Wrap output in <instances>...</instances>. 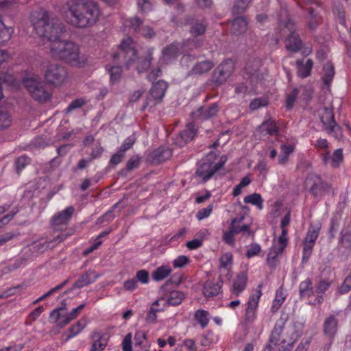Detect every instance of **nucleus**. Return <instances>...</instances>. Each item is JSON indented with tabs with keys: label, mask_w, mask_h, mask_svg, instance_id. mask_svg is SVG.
I'll return each mask as SVG.
<instances>
[{
	"label": "nucleus",
	"mask_w": 351,
	"mask_h": 351,
	"mask_svg": "<svg viewBox=\"0 0 351 351\" xmlns=\"http://www.w3.org/2000/svg\"><path fill=\"white\" fill-rule=\"evenodd\" d=\"M314 243L307 242L304 240L302 254V263H306L308 261L314 247Z\"/></svg>",
	"instance_id": "nucleus-44"
},
{
	"label": "nucleus",
	"mask_w": 351,
	"mask_h": 351,
	"mask_svg": "<svg viewBox=\"0 0 351 351\" xmlns=\"http://www.w3.org/2000/svg\"><path fill=\"white\" fill-rule=\"evenodd\" d=\"M68 77L66 68L58 63L49 64L45 71L46 82L56 86L62 85Z\"/></svg>",
	"instance_id": "nucleus-7"
},
{
	"label": "nucleus",
	"mask_w": 351,
	"mask_h": 351,
	"mask_svg": "<svg viewBox=\"0 0 351 351\" xmlns=\"http://www.w3.org/2000/svg\"><path fill=\"white\" fill-rule=\"evenodd\" d=\"M284 248L281 247L273 246L267 255V263L270 267H276L278 263V256L284 251Z\"/></svg>",
	"instance_id": "nucleus-27"
},
{
	"label": "nucleus",
	"mask_w": 351,
	"mask_h": 351,
	"mask_svg": "<svg viewBox=\"0 0 351 351\" xmlns=\"http://www.w3.org/2000/svg\"><path fill=\"white\" fill-rule=\"evenodd\" d=\"M171 155V152L169 149L159 147L153 152L152 157L154 162L160 163L168 159Z\"/></svg>",
	"instance_id": "nucleus-30"
},
{
	"label": "nucleus",
	"mask_w": 351,
	"mask_h": 351,
	"mask_svg": "<svg viewBox=\"0 0 351 351\" xmlns=\"http://www.w3.org/2000/svg\"><path fill=\"white\" fill-rule=\"evenodd\" d=\"M129 23L130 27L136 32H140L143 26V21L137 16L130 19Z\"/></svg>",
	"instance_id": "nucleus-51"
},
{
	"label": "nucleus",
	"mask_w": 351,
	"mask_h": 351,
	"mask_svg": "<svg viewBox=\"0 0 351 351\" xmlns=\"http://www.w3.org/2000/svg\"><path fill=\"white\" fill-rule=\"evenodd\" d=\"M283 330L282 324H276L274 328L273 329L270 338L269 342L274 344L275 346L278 344L280 341V335Z\"/></svg>",
	"instance_id": "nucleus-40"
},
{
	"label": "nucleus",
	"mask_w": 351,
	"mask_h": 351,
	"mask_svg": "<svg viewBox=\"0 0 351 351\" xmlns=\"http://www.w3.org/2000/svg\"><path fill=\"white\" fill-rule=\"evenodd\" d=\"M152 54L153 49H149L144 56L138 57L136 49L132 47V40L128 38L121 43L119 51L113 53L112 58L117 62H121L119 59L122 58L128 69L134 62H136V70L138 73H142L150 67L153 60Z\"/></svg>",
	"instance_id": "nucleus-3"
},
{
	"label": "nucleus",
	"mask_w": 351,
	"mask_h": 351,
	"mask_svg": "<svg viewBox=\"0 0 351 351\" xmlns=\"http://www.w3.org/2000/svg\"><path fill=\"white\" fill-rule=\"evenodd\" d=\"M244 202L247 204L255 205L259 209L263 208V199H262L261 195L258 193H254L250 195L245 196L244 197Z\"/></svg>",
	"instance_id": "nucleus-36"
},
{
	"label": "nucleus",
	"mask_w": 351,
	"mask_h": 351,
	"mask_svg": "<svg viewBox=\"0 0 351 351\" xmlns=\"http://www.w3.org/2000/svg\"><path fill=\"white\" fill-rule=\"evenodd\" d=\"M295 342V339L293 338H291V339L289 341L286 339L282 340L279 351H290L292 349Z\"/></svg>",
	"instance_id": "nucleus-58"
},
{
	"label": "nucleus",
	"mask_w": 351,
	"mask_h": 351,
	"mask_svg": "<svg viewBox=\"0 0 351 351\" xmlns=\"http://www.w3.org/2000/svg\"><path fill=\"white\" fill-rule=\"evenodd\" d=\"M221 168V165L212 166L202 160V162L196 171V175L202 178V180L205 182L209 180Z\"/></svg>",
	"instance_id": "nucleus-16"
},
{
	"label": "nucleus",
	"mask_w": 351,
	"mask_h": 351,
	"mask_svg": "<svg viewBox=\"0 0 351 351\" xmlns=\"http://www.w3.org/2000/svg\"><path fill=\"white\" fill-rule=\"evenodd\" d=\"M222 285L223 281L221 279L217 282L208 280L204 285L203 294L206 298L213 297L219 293Z\"/></svg>",
	"instance_id": "nucleus-20"
},
{
	"label": "nucleus",
	"mask_w": 351,
	"mask_h": 351,
	"mask_svg": "<svg viewBox=\"0 0 351 351\" xmlns=\"http://www.w3.org/2000/svg\"><path fill=\"white\" fill-rule=\"evenodd\" d=\"M247 28V21L243 16L236 17L232 22L231 32L235 35L244 34Z\"/></svg>",
	"instance_id": "nucleus-21"
},
{
	"label": "nucleus",
	"mask_w": 351,
	"mask_h": 351,
	"mask_svg": "<svg viewBox=\"0 0 351 351\" xmlns=\"http://www.w3.org/2000/svg\"><path fill=\"white\" fill-rule=\"evenodd\" d=\"M98 277L99 275L95 274L93 271L88 270L79 278V279L73 285L71 288L68 289L63 294L69 293L75 288L81 289L93 283Z\"/></svg>",
	"instance_id": "nucleus-14"
},
{
	"label": "nucleus",
	"mask_w": 351,
	"mask_h": 351,
	"mask_svg": "<svg viewBox=\"0 0 351 351\" xmlns=\"http://www.w3.org/2000/svg\"><path fill=\"white\" fill-rule=\"evenodd\" d=\"M247 275L245 271L240 272L236 277L233 285L232 293L237 296L239 295L246 287Z\"/></svg>",
	"instance_id": "nucleus-22"
},
{
	"label": "nucleus",
	"mask_w": 351,
	"mask_h": 351,
	"mask_svg": "<svg viewBox=\"0 0 351 351\" xmlns=\"http://www.w3.org/2000/svg\"><path fill=\"white\" fill-rule=\"evenodd\" d=\"M23 84L31 96L40 103H45L51 98V93L47 89L45 83L39 79L27 78Z\"/></svg>",
	"instance_id": "nucleus-5"
},
{
	"label": "nucleus",
	"mask_w": 351,
	"mask_h": 351,
	"mask_svg": "<svg viewBox=\"0 0 351 351\" xmlns=\"http://www.w3.org/2000/svg\"><path fill=\"white\" fill-rule=\"evenodd\" d=\"M29 160L26 156H20L16 160L15 166L17 174L21 173V171L29 163Z\"/></svg>",
	"instance_id": "nucleus-45"
},
{
	"label": "nucleus",
	"mask_w": 351,
	"mask_h": 351,
	"mask_svg": "<svg viewBox=\"0 0 351 351\" xmlns=\"http://www.w3.org/2000/svg\"><path fill=\"white\" fill-rule=\"evenodd\" d=\"M313 62L311 59H308L304 64L302 60H298L296 61V66L298 69V74L302 78H305L310 75Z\"/></svg>",
	"instance_id": "nucleus-26"
},
{
	"label": "nucleus",
	"mask_w": 351,
	"mask_h": 351,
	"mask_svg": "<svg viewBox=\"0 0 351 351\" xmlns=\"http://www.w3.org/2000/svg\"><path fill=\"white\" fill-rule=\"evenodd\" d=\"M340 226V218L334 217L330 219V226L329 228V233L330 238L333 239Z\"/></svg>",
	"instance_id": "nucleus-47"
},
{
	"label": "nucleus",
	"mask_w": 351,
	"mask_h": 351,
	"mask_svg": "<svg viewBox=\"0 0 351 351\" xmlns=\"http://www.w3.org/2000/svg\"><path fill=\"white\" fill-rule=\"evenodd\" d=\"M184 298V294L183 292L180 291H172L170 292L166 303L169 305L176 306L180 304Z\"/></svg>",
	"instance_id": "nucleus-35"
},
{
	"label": "nucleus",
	"mask_w": 351,
	"mask_h": 351,
	"mask_svg": "<svg viewBox=\"0 0 351 351\" xmlns=\"http://www.w3.org/2000/svg\"><path fill=\"white\" fill-rule=\"evenodd\" d=\"M213 210V205L210 204L206 208L199 210L196 215L198 220H202L204 218L208 217Z\"/></svg>",
	"instance_id": "nucleus-56"
},
{
	"label": "nucleus",
	"mask_w": 351,
	"mask_h": 351,
	"mask_svg": "<svg viewBox=\"0 0 351 351\" xmlns=\"http://www.w3.org/2000/svg\"><path fill=\"white\" fill-rule=\"evenodd\" d=\"M324 76L322 77L324 84L329 86L334 77L335 69L333 64L330 62H328L324 66Z\"/></svg>",
	"instance_id": "nucleus-32"
},
{
	"label": "nucleus",
	"mask_w": 351,
	"mask_h": 351,
	"mask_svg": "<svg viewBox=\"0 0 351 351\" xmlns=\"http://www.w3.org/2000/svg\"><path fill=\"white\" fill-rule=\"evenodd\" d=\"M252 0H235L232 8L233 15H239L244 13L248 5Z\"/></svg>",
	"instance_id": "nucleus-33"
},
{
	"label": "nucleus",
	"mask_w": 351,
	"mask_h": 351,
	"mask_svg": "<svg viewBox=\"0 0 351 351\" xmlns=\"http://www.w3.org/2000/svg\"><path fill=\"white\" fill-rule=\"evenodd\" d=\"M136 281H139L142 284H147L149 282V273L147 271L141 269L136 272Z\"/></svg>",
	"instance_id": "nucleus-54"
},
{
	"label": "nucleus",
	"mask_w": 351,
	"mask_h": 351,
	"mask_svg": "<svg viewBox=\"0 0 351 351\" xmlns=\"http://www.w3.org/2000/svg\"><path fill=\"white\" fill-rule=\"evenodd\" d=\"M85 104V101L82 99H76L73 100L67 107L66 108V112H70L73 110L81 108L82 106H84Z\"/></svg>",
	"instance_id": "nucleus-62"
},
{
	"label": "nucleus",
	"mask_w": 351,
	"mask_h": 351,
	"mask_svg": "<svg viewBox=\"0 0 351 351\" xmlns=\"http://www.w3.org/2000/svg\"><path fill=\"white\" fill-rule=\"evenodd\" d=\"M351 289V276H348L339 288L341 293H348Z\"/></svg>",
	"instance_id": "nucleus-64"
},
{
	"label": "nucleus",
	"mask_w": 351,
	"mask_h": 351,
	"mask_svg": "<svg viewBox=\"0 0 351 351\" xmlns=\"http://www.w3.org/2000/svg\"><path fill=\"white\" fill-rule=\"evenodd\" d=\"M306 189L315 197L319 198L329 193L330 186L324 182L322 178L315 173H309L304 182Z\"/></svg>",
	"instance_id": "nucleus-6"
},
{
	"label": "nucleus",
	"mask_w": 351,
	"mask_h": 351,
	"mask_svg": "<svg viewBox=\"0 0 351 351\" xmlns=\"http://www.w3.org/2000/svg\"><path fill=\"white\" fill-rule=\"evenodd\" d=\"M86 326V321L84 319H80L77 321L74 325L71 326L64 333L66 336V341H68L71 338L75 337L79 334Z\"/></svg>",
	"instance_id": "nucleus-31"
},
{
	"label": "nucleus",
	"mask_w": 351,
	"mask_h": 351,
	"mask_svg": "<svg viewBox=\"0 0 351 351\" xmlns=\"http://www.w3.org/2000/svg\"><path fill=\"white\" fill-rule=\"evenodd\" d=\"M261 246L257 243H252L250 245V247L247 249L246 252V256L250 258L252 256H254L261 252Z\"/></svg>",
	"instance_id": "nucleus-57"
},
{
	"label": "nucleus",
	"mask_w": 351,
	"mask_h": 351,
	"mask_svg": "<svg viewBox=\"0 0 351 351\" xmlns=\"http://www.w3.org/2000/svg\"><path fill=\"white\" fill-rule=\"evenodd\" d=\"M298 90L297 88H294L290 94L288 95L286 101V108L288 110H290L293 108V104L296 100V98L298 95Z\"/></svg>",
	"instance_id": "nucleus-50"
},
{
	"label": "nucleus",
	"mask_w": 351,
	"mask_h": 351,
	"mask_svg": "<svg viewBox=\"0 0 351 351\" xmlns=\"http://www.w3.org/2000/svg\"><path fill=\"white\" fill-rule=\"evenodd\" d=\"M74 208L73 206L66 207L62 211L54 215L51 219V225L55 228H58L60 226L66 225L71 218L73 213Z\"/></svg>",
	"instance_id": "nucleus-15"
},
{
	"label": "nucleus",
	"mask_w": 351,
	"mask_h": 351,
	"mask_svg": "<svg viewBox=\"0 0 351 351\" xmlns=\"http://www.w3.org/2000/svg\"><path fill=\"white\" fill-rule=\"evenodd\" d=\"M171 272V269L168 266H160L152 274V278L156 281H160L167 278Z\"/></svg>",
	"instance_id": "nucleus-34"
},
{
	"label": "nucleus",
	"mask_w": 351,
	"mask_h": 351,
	"mask_svg": "<svg viewBox=\"0 0 351 351\" xmlns=\"http://www.w3.org/2000/svg\"><path fill=\"white\" fill-rule=\"evenodd\" d=\"M208 313L204 310H197L195 313V319L201 325L202 328H205L208 324Z\"/></svg>",
	"instance_id": "nucleus-39"
},
{
	"label": "nucleus",
	"mask_w": 351,
	"mask_h": 351,
	"mask_svg": "<svg viewBox=\"0 0 351 351\" xmlns=\"http://www.w3.org/2000/svg\"><path fill=\"white\" fill-rule=\"evenodd\" d=\"M110 75V82L112 84L117 83L119 81L122 74V69L119 66H110L108 69Z\"/></svg>",
	"instance_id": "nucleus-42"
},
{
	"label": "nucleus",
	"mask_w": 351,
	"mask_h": 351,
	"mask_svg": "<svg viewBox=\"0 0 351 351\" xmlns=\"http://www.w3.org/2000/svg\"><path fill=\"white\" fill-rule=\"evenodd\" d=\"M302 46V42L299 34L296 32H291L285 40L286 49L288 51L295 53L301 49Z\"/></svg>",
	"instance_id": "nucleus-18"
},
{
	"label": "nucleus",
	"mask_w": 351,
	"mask_h": 351,
	"mask_svg": "<svg viewBox=\"0 0 351 351\" xmlns=\"http://www.w3.org/2000/svg\"><path fill=\"white\" fill-rule=\"evenodd\" d=\"M141 158L138 155H133L127 162L126 167L130 171L137 168L140 164Z\"/></svg>",
	"instance_id": "nucleus-53"
},
{
	"label": "nucleus",
	"mask_w": 351,
	"mask_h": 351,
	"mask_svg": "<svg viewBox=\"0 0 351 351\" xmlns=\"http://www.w3.org/2000/svg\"><path fill=\"white\" fill-rule=\"evenodd\" d=\"M343 151L341 149H337L332 154L331 162L332 165L334 167H337L339 165V163L343 160Z\"/></svg>",
	"instance_id": "nucleus-49"
},
{
	"label": "nucleus",
	"mask_w": 351,
	"mask_h": 351,
	"mask_svg": "<svg viewBox=\"0 0 351 351\" xmlns=\"http://www.w3.org/2000/svg\"><path fill=\"white\" fill-rule=\"evenodd\" d=\"M262 286H263V285L260 284L258 287L259 290L258 291V295L256 296V298L254 295H252L250 297V298L247 302V307L246 308L256 311V309L258 306V299L260 298V297L262 294L261 291V288L262 287Z\"/></svg>",
	"instance_id": "nucleus-46"
},
{
	"label": "nucleus",
	"mask_w": 351,
	"mask_h": 351,
	"mask_svg": "<svg viewBox=\"0 0 351 351\" xmlns=\"http://www.w3.org/2000/svg\"><path fill=\"white\" fill-rule=\"evenodd\" d=\"M188 23L191 25L190 32L194 36L203 35L206 29V24L204 20L191 19L188 21Z\"/></svg>",
	"instance_id": "nucleus-24"
},
{
	"label": "nucleus",
	"mask_w": 351,
	"mask_h": 351,
	"mask_svg": "<svg viewBox=\"0 0 351 351\" xmlns=\"http://www.w3.org/2000/svg\"><path fill=\"white\" fill-rule=\"evenodd\" d=\"M330 285V282L329 281L322 280L315 286L316 292L323 293L329 288Z\"/></svg>",
	"instance_id": "nucleus-60"
},
{
	"label": "nucleus",
	"mask_w": 351,
	"mask_h": 351,
	"mask_svg": "<svg viewBox=\"0 0 351 351\" xmlns=\"http://www.w3.org/2000/svg\"><path fill=\"white\" fill-rule=\"evenodd\" d=\"M141 34L147 38H152L155 36L156 33L152 27L148 25H145L141 27L140 32Z\"/></svg>",
	"instance_id": "nucleus-61"
},
{
	"label": "nucleus",
	"mask_w": 351,
	"mask_h": 351,
	"mask_svg": "<svg viewBox=\"0 0 351 351\" xmlns=\"http://www.w3.org/2000/svg\"><path fill=\"white\" fill-rule=\"evenodd\" d=\"M234 235L235 234L230 227L229 230L223 234V240L226 242V243L232 245L234 244Z\"/></svg>",
	"instance_id": "nucleus-63"
},
{
	"label": "nucleus",
	"mask_w": 351,
	"mask_h": 351,
	"mask_svg": "<svg viewBox=\"0 0 351 351\" xmlns=\"http://www.w3.org/2000/svg\"><path fill=\"white\" fill-rule=\"evenodd\" d=\"M32 23L36 34L51 43L59 39L65 31L61 20L53 14L40 10L32 16Z\"/></svg>",
	"instance_id": "nucleus-2"
},
{
	"label": "nucleus",
	"mask_w": 351,
	"mask_h": 351,
	"mask_svg": "<svg viewBox=\"0 0 351 351\" xmlns=\"http://www.w3.org/2000/svg\"><path fill=\"white\" fill-rule=\"evenodd\" d=\"M135 138L133 136H129L125 139L124 143L121 145L119 151L125 155L127 150L130 149L135 143Z\"/></svg>",
	"instance_id": "nucleus-52"
},
{
	"label": "nucleus",
	"mask_w": 351,
	"mask_h": 351,
	"mask_svg": "<svg viewBox=\"0 0 351 351\" xmlns=\"http://www.w3.org/2000/svg\"><path fill=\"white\" fill-rule=\"evenodd\" d=\"M340 243L346 248L351 247V230L348 228H343L340 232Z\"/></svg>",
	"instance_id": "nucleus-38"
},
{
	"label": "nucleus",
	"mask_w": 351,
	"mask_h": 351,
	"mask_svg": "<svg viewBox=\"0 0 351 351\" xmlns=\"http://www.w3.org/2000/svg\"><path fill=\"white\" fill-rule=\"evenodd\" d=\"M234 69V64L232 60H224L214 70L212 75L213 83L217 86L222 85L232 75Z\"/></svg>",
	"instance_id": "nucleus-10"
},
{
	"label": "nucleus",
	"mask_w": 351,
	"mask_h": 351,
	"mask_svg": "<svg viewBox=\"0 0 351 351\" xmlns=\"http://www.w3.org/2000/svg\"><path fill=\"white\" fill-rule=\"evenodd\" d=\"M182 276L181 275H174L169 280H168L163 285L161 286L160 291H165L167 287L171 284H174L176 285H178L182 282Z\"/></svg>",
	"instance_id": "nucleus-48"
},
{
	"label": "nucleus",
	"mask_w": 351,
	"mask_h": 351,
	"mask_svg": "<svg viewBox=\"0 0 351 351\" xmlns=\"http://www.w3.org/2000/svg\"><path fill=\"white\" fill-rule=\"evenodd\" d=\"M167 88L168 84L164 80H159L156 83L154 84L149 92V95L147 97L144 104L141 108V110H145L148 106L154 107L161 102Z\"/></svg>",
	"instance_id": "nucleus-9"
},
{
	"label": "nucleus",
	"mask_w": 351,
	"mask_h": 351,
	"mask_svg": "<svg viewBox=\"0 0 351 351\" xmlns=\"http://www.w3.org/2000/svg\"><path fill=\"white\" fill-rule=\"evenodd\" d=\"M319 233V228L311 226L306 234L304 240L310 243H315Z\"/></svg>",
	"instance_id": "nucleus-43"
},
{
	"label": "nucleus",
	"mask_w": 351,
	"mask_h": 351,
	"mask_svg": "<svg viewBox=\"0 0 351 351\" xmlns=\"http://www.w3.org/2000/svg\"><path fill=\"white\" fill-rule=\"evenodd\" d=\"M320 120L324 130L329 134L333 135L337 139H340L342 137L341 128L335 121L332 108L324 106L320 114Z\"/></svg>",
	"instance_id": "nucleus-8"
},
{
	"label": "nucleus",
	"mask_w": 351,
	"mask_h": 351,
	"mask_svg": "<svg viewBox=\"0 0 351 351\" xmlns=\"http://www.w3.org/2000/svg\"><path fill=\"white\" fill-rule=\"evenodd\" d=\"M197 134V130L193 123H189L186 128L181 132L175 138V144L178 147H183L192 141Z\"/></svg>",
	"instance_id": "nucleus-12"
},
{
	"label": "nucleus",
	"mask_w": 351,
	"mask_h": 351,
	"mask_svg": "<svg viewBox=\"0 0 351 351\" xmlns=\"http://www.w3.org/2000/svg\"><path fill=\"white\" fill-rule=\"evenodd\" d=\"M267 105V101L265 99L257 98L253 99L250 104V108L251 110H254L261 107L265 106Z\"/></svg>",
	"instance_id": "nucleus-55"
},
{
	"label": "nucleus",
	"mask_w": 351,
	"mask_h": 351,
	"mask_svg": "<svg viewBox=\"0 0 351 351\" xmlns=\"http://www.w3.org/2000/svg\"><path fill=\"white\" fill-rule=\"evenodd\" d=\"M261 134H267L269 135L278 134V128L276 125L275 120L269 118L267 120L264 121L258 128Z\"/></svg>",
	"instance_id": "nucleus-23"
},
{
	"label": "nucleus",
	"mask_w": 351,
	"mask_h": 351,
	"mask_svg": "<svg viewBox=\"0 0 351 351\" xmlns=\"http://www.w3.org/2000/svg\"><path fill=\"white\" fill-rule=\"evenodd\" d=\"M215 64L210 60H204L197 63L193 69L188 73L190 75H202L208 73L213 68Z\"/></svg>",
	"instance_id": "nucleus-25"
},
{
	"label": "nucleus",
	"mask_w": 351,
	"mask_h": 351,
	"mask_svg": "<svg viewBox=\"0 0 351 351\" xmlns=\"http://www.w3.org/2000/svg\"><path fill=\"white\" fill-rule=\"evenodd\" d=\"M91 338L95 339L90 351H102L106 346V341L103 339L101 332L94 331Z\"/></svg>",
	"instance_id": "nucleus-28"
},
{
	"label": "nucleus",
	"mask_w": 351,
	"mask_h": 351,
	"mask_svg": "<svg viewBox=\"0 0 351 351\" xmlns=\"http://www.w3.org/2000/svg\"><path fill=\"white\" fill-rule=\"evenodd\" d=\"M338 321L335 315H330L326 318L323 325L324 333L331 341H333L337 332Z\"/></svg>",
	"instance_id": "nucleus-17"
},
{
	"label": "nucleus",
	"mask_w": 351,
	"mask_h": 351,
	"mask_svg": "<svg viewBox=\"0 0 351 351\" xmlns=\"http://www.w3.org/2000/svg\"><path fill=\"white\" fill-rule=\"evenodd\" d=\"M13 33L11 27H7L4 23H0V45L8 42Z\"/></svg>",
	"instance_id": "nucleus-37"
},
{
	"label": "nucleus",
	"mask_w": 351,
	"mask_h": 351,
	"mask_svg": "<svg viewBox=\"0 0 351 351\" xmlns=\"http://www.w3.org/2000/svg\"><path fill=\"white\" fill-rule=\"evenodd\" d=\"M219 111V106L217 104H212L208 106H202L199 108L195 112L197 117H199L202 119L206 120L217 115Z\"/></svg>",
	"instance_id": "nucleus-19"
},
{
	"label": "nucleus",
	"mask_w": 351,
	"mask_h": 351,
	"mask_svg": "<svg viewBox=\"0 0 351 351\" xmlns=\"http://www.w3.org/2000/svg\"><path fill=\"white\" fill-rule=\"evenodd\" d=\"M12 123V117L10 114L4 110H0V130L8 128Z\"/></svg>",
	"instance_id": "nucleus-41"
},
{
	"label": "nucleus",
	"mask_w": 351,
	"mask_h": 351,
	"mask_svg": "<svg viewBox=\"0 0 351 351\" xmlns=\"http://www.w3.org/2000/svg\"><path fill=\"white\" fill-rule=\"evenodd\" d=\"M261 65L259 60L254 59L248 61L244 68V77L253 86H256L263 79V74L260 71Z\"/></svg>",
	"instance_id": "nucleus-11"
},
{
	"label": "nucleus",
	"mask_w": 351,
	"mask_h": 351,
	"mask_svg": "<svg viewBox=\"0 0 351 351\" xmlns=\"http://www.w3.org/2000/svg\"><path fill=\"white\" fill-rule=\"evenodd\" d=\"M122 348L123 351H133L132 346V334L128 333L122 342Z\"/></svg>",
	"instance_id": "nucleus-59"
},
{
	"label": "nucleus",
	"mask_w": 351,
	"mask_h": 351,
	"mask_svg": "<svg viewBox=\"0 0 351 351\" xmlns=\"http://www.w3.org/2000/svg\"><path fill=\"white\" fill-rule=\"evenodd\" d=\"M66 21L74 27H86L98 20L99 9L97 3L88 0H75L66 3Z\"/></svg>",
	"instance_id": "nucleus-1"
},
{
	"label": "nucleus",
	"mask_w": 351,
	"mask_h": 351,
	"mask_svg": "<svg viewBox=\"0 0 351 351\" xmlns=\"http://www.w3.org/2000/svg\"><path fill=\"white\" fill-rule=\"evenodd\" d=\"M180 46L178 43L167 45L162 51L161 61L165 64L171 63L180 55Z\"/></svg>",
	"instance_id": "nucleus-13"
},
{
	"label": "nucleus",
	"mask_w": 351,
	"mask_h": 351,
	"mask_svg": "<svg viewBox=\"0 0 351 351\" xmlns=\"http://www.w3.org/2000/svg\"><path fill=\"white\" fill-rule=\"evenodd\" d=\"M313 293V287L312 280L306 278L301 282L299 285V294L301 298L309 297Z\"/></svg>",
	"instance_id": "nucleus-29"
},
{
	"label": "nucleus",
	"mask_w": 351,
	"mask_h": 351,
	"mask_svg": "<svg viewBox=\"0 0 351 351\" xmlns=\"http://www.w3.org/2000/svg\"><path fill=\"white\" fill-rule=\"evenodd\" d=\"M51 56L64 60L73 66H81L86 61L85 56L80 52L79 47L73 42L58 39L51 44Z\"/></svg>",
	"instance_id": "nucleus-4"
}]
</instances>
